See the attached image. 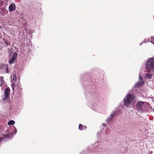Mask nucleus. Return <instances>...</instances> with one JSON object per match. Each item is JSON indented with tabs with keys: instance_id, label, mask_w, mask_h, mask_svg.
Listing matches in <instances>:
<instances>
[{
	"instance_id": "1",
	"label": "nucleus",
	"mask_w": 154,
	"mask_h": 154,
	"mask_svg": "<svg viewBox=\"0 0 154 154\" xmlns=\"http://www.w3.org/2000/svg\"><path fill=\"white\" fill-rule=\"evenodd\" d=\"M149 104L147 103L140 101L137 104L136 108L139 112L143 113L149 111Z\"/></svg>"
},
{
	"instance_id": "2",
	"label": "nucleus",
	"mask_w": 154,
	"mask_h": 154,
	"mask_svg": "<svg viewBox=\"0 0 154 154\" xmlns=\"http://www.w3.org/2000/svg\"><path fill=\"white\" fill-rule=\"evenodd\" d=\"M134 95L132 94H127L125 98L124 102V104L128 107H130L132 101L134 100Z\"/></svg>"
},
{
	"instance_id": "3",
	"label": "nucleus",
	"mask_w": 154,
	"mask_h": 154,
	"mask_svg": "<svg viewBox=\"0 0 154 154\" xmlns=\"http://www.w3.org/2000/svg\"><path fill=\"white\" fill-rule=\"evenodd\" d=\"M148 69V72H150V69L154 71V58H149L146 63Z\"/></svg>"
},
{
	"instance_id": "4",
	"label": "nucleus",
	"mask_w": 154,
	"mask_h": 154,
	"mask_svg": "<svg viewBox=\"0 0 154 154\" xmlns=\"http://www.w3.org/2000/svg\"><path fill=\"white\" fill-rule=\"evenodd\" d=\"M139 81L136 83L134 85L135 87H138L140 86H142L143 84L144 80L142 78L141 75L140 74L139 75Z\"/></svg>"
},
{
	"instance_id": "5",
	"label": "nucleus",
	"mask_w": 154,
	"mask_h": 154,
	"mask_svg": "<svg viewBox=\"0 0 154 154\" xmlns=\"http://www.w3.org/2000/svg\"><path fill=\"white\" fill-rule=\"evenodd\" d=\"M10 92V89L9 88H6L4 92V95L3 100H8V96Z\"/></svg>"
},
{
	"instance_id": "6",
	"label": "nucleus",
	"mask_w": 154,
	"mask_h": 154,
	"mask_svg": "<svg viewBox=\"0 0 154 154\" xmlns=\"http://www.w3.org/2000/svg\"><path fill=\"white\" fill-rule=\"evenodd\" d=\"M17 56V53L16 52H14L11 58L9 59V63L10 64H11L14 63V61L16 59Z\"/></svg>"
},
{
	"instance_id": "7",
	"label": "nucleus",
	"mask_w": 154,
	"mask_h": 154,
	"mask_svg": "<svg viewBox=\"0 0 154 154\" xmlns=\"http://www.w3.org/2000/svg\"><path fill=\"white\" fill-rule=\"evenodd\" d=\"M16 5L14 3L11 4L9 7V11L10 12H11L14 10L16 9Z\"/></svg>"
},
{
	"instance_id": "8",
	"label": "nucleus",
	"mask_w": 154,
	"mask_h": 154,
	"mask_svg": "<svg viewBox=\"0 0 154 154\" xmlns=\"http://www.w3.org/2000/svg\"><path fill=\"white\" fill-rule=\"evenodd\" d=\"M13 134L12 133H11L8 134H7L6 135L5 137L8 138H11L13 136Z\"/></svg>"
},
{
	"instance_id": "9",
	"label": "nucleus",
	"mask_w": 154,
	"mask_h": 154,
	"mask_svg": "<svg viewBox=\"0 0 154 154\" xmlns=\"http://www.w3.org/2000/svg\"><path fill=\"white\" fill-rule=\"evenodd\" d=\"M145 75L146 77L149 79H151L152 77V75L150 74L146 73Z\"/></svg>"
},
{
	"instance_id": "10",
	"label": "nucleus",
	"mask_w": 154,
	"mask_h": 154,
	"mask_svg": "<svg viewBox=\"0 0 154 154\" xmlns=\"http://www.w3.org/2000/svg\"><path fill=\"white\" fill-rule=\"evenodd\" d=\"M15 122L14 120H11L9 121L8 122V125H13L14 124Z\"/></svg>"
},
{
	"instance_id": "11",
	"label": "nucleus",
	"mask_w": 154,
	"mask_h": 154,
	"mask_svg": "<svg viewBox=\"0 0 154 154\" xmlns=\"http://www.w3.org/2000/svg\"><path fill=\"white\" fill-rule=\"evenodd\" d=\"M8 53L10 54V55H9V56H10L13 52L12 48H8Z\"/></svg>"
},
{
	"instance_id": "12",
	"label": "nucleus",
	"mask_w": 154,
	"mask_h": 154,
	"mask_svg": "<svg viewBox=\"0 0 154 154\" xmlns=\"http://www.w3.org/2000/svg\"><path fill=\"white\" fill-rule=\"evenodd\" d=\"M79 129L81 131L84 130L83 126L81 124H79Z\"/></svg>"
},
{
	"instance_id": "13",
	"label": "nucleus",
	"mask_w": 154,
	"mask_h": 154,
	"mask_svg": "<svg viewBox=\"0 0 154 154\" xmlns=\"http://www.w3.org/2000/svg\"><path fill=\"white\" fill-rule=\"evenodd\" d=\"M17 79V75L15 74L13 75V80L14 81H16Z\"/></svg>"
},
{
	"instance_id": "14",
	"label": "nucleus",
	"mask_w": 154,
	"mask_h": 154,
	"mask_svg": "<svg viewBox=\"0 0 154 154\" xmlns=\"http://www.w3.org/2000/svg\"><path fill=\"white\" fill-rule=\"evenodd\" d=\"M0 81H1V85L2 84V82H4V80L3 79V77L2 76V77H1V78L0 79Z\"/></svg>"
},
{
	"instance_id": "15",
	"label": "nucleus",
	"mask_w": 154,
	"mask_h": 154,
	"mask_svg": "<svg viewBox=\"0 0 154 154\" xmlns=\"http://www.w3.org/2000/svg\"><path fill=\"white\" fill-rule=\"evenodd\" d=\"M5 44L7 46H8V45H11L9 44V43H8L7 40H5Z\"/></svg>"
},
{
	"instance_id": "16",
	"label": "nucleus",
	"mask_w": 154,
	"mask_h": 154,
	"mask_svg": "<svg viewBox=\"0 0 154 154\" xmlns=\"http://www.w3.org/2000/svg\"><path fill=\"white\" fill-rule=\"evenodd\" d=\"M112 119V118H111L110 117H109L108 118V119H106V122H109Z\"/></svg>"
},
{
	"instance_id": "17",
	"label": "nucleus",
	"mask_w": 154,
	"mask_h": 154,
	"mask_svg": "<svg viewBox=\"0 0 154 154\" xmlns=\"http://www.w3.org/2000/svg\"><path fill=\"white\" fill-rule=\"evenodd\" d=\"M114 116H115V114H112L110 115V117L111 118H112V117Z\"/></svg>"
},
{
	"instance_id": "18",
	"label": "nucleus",
	"mask_w": 154,
	"mask_h": 154,
	"mask_svg": "<svg viewBox=\"0 0 154 154\" xmlns=\"http://www.w3.org/2000/svg\"><path fill=\"white\" fill-rule=\"evenodd\" d=\"M6 72L7 73H8V72H9L8 69V68L7 67L6 69Z\"/></svg>"
},
{
	"instance_id": "19",
	"label": "nucleus",
	"mask_w": 154,
	"mask_h": 154,
	"mask_svg": "<svg viewBox=\"0 0 154 154\" xmlns=\"http://www.w3.org/2000/svg\"><path fill=\"white\" fill-rule=\"evenodd\" d=\"M17 130L16 129V128H15V132L14 133L15 134H16L17 133Z\"/></svg>"
},
{
	"instance_id": "20",
	"label": "nucleus",
	"mask_w": 154,
	"mask_h": 154,
	"mask_svg": "<svg viewBox=\"0 0 154 154\" xmlns=\"http://www.w3.org/2000/svg\"><path fill=\"white\" fill-rule=\"evenodd\" d=\"M14 85V83H13V84H12V87H13V90H14V88H13V85Z\"/></svg>"
},
{
	"instance_id": "21",
	"label": "nucleus",
	"mask_w": 154,
	"mask_h": 154,
	"mask_svg": "<svg viewBox=\"0 0 154 154\" xmlns=\"http://www.w3.org/2000/svg\"><path fill=\"white\" fill-rule=\"evenodd\" d=\"M102 125L104 126L106 125V124H103Z\"/></svg>"
},
{
	"instance_id": "22",
	"label": "nucleus",
	"mask_w": 154,
	"mask_h": 154,
	"mask_svg": "<svg viewBox=\"0 0 154 154\" xmlns=\"http://www.w3.org/2000/svg\"><path fill=\"white\" fill-rule=\"evenodd\" d=\"M85 129H86L87 128V127L86 126H85Z\"/></svg>"
},
{
	"instance_id": "23",
	"label": "nucleus",
	"mask_w": 154,
	"mask_h": 154,
	"mask_svg": "<svg viewBox=\"0 0 154 154\" xmlns=\"http://www.w3.org/2000/svg\"><path fill=\"white\" fill-rule=\"evenodd\" d=\"M1 28V26H0V29Z\"/></svg>"
},
{
	"instance_id": "24",
	"label": "nucleus",
	"mask_w": 154,
	"mask_h": 154,
	"mask_svg": "<svg viewBox=\"0 0 154 154\" xmlns=\"http://www.w3.org/2000/svg\"><path fill=\"white\" fill-rule=\"evenodd\" d=\"M1 140L0 139V142H1Z\"/></svg>"
},
{
	"instance_id": "25",
	"label": "nucleus",
	"mask_w": 154,
	"mask_h": 154,
	"mask_svg": "<svg viewBox=\"0 0 154 154\" xmlns=\"http://www.w3.org/2000/svg\"><path fill=\"white\" fill-rule=\"evenodd\" d=\"M1 140V141L2 140V139H0Z\"/></svg>"
}]
</instances>
